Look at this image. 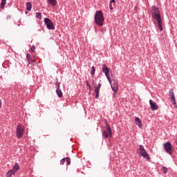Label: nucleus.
I'll use <instances>...</instances> for the list:
<instances>
[{
    "mask_svg": "<svg viewBox=\"0 0 177 177\" xmlns=\"http://www.w3.org/2000/svg\"><path fill=\"white\" fill-rule=\"evenodd\" d=\"M138 151L139 157H144L145 160L150 161V156H149V153H147V151H146V149H145V147H143V145H140L139 146Z\"/></svg>",
    "mask_w": 177,
    "mask_h": 177,
    "instance_id": "3",
    "label": "nucleus"
},
{
    "mask_svg": "<svg viewBox=\"0 0 177 177\" xmlns=\"http://www.w3.org/2000/svg\"><path fill=\"white\" fill-rule=\"evenodd\" d=\"M164 149L166 151V153L169 154V156H172V145L169 142L164 144Z\"/></svg>",
    "mask_w": 177,
    "mask_h": 177,
    "instance_id": "7",
    "label": "nucleus"
},
{
    "mask_svg": "<svg viewBox=\"0 0 177 177\" xmlns=\"http://www.w3.org/2000/svg\"><path fill=\"white\" fill-rule=\"evenodd\" d=\"M169 93L170 95V99L171 100L172 104H174L175 107H177L176 100L175 99V94L174 93V89H170Z\"/></svg>",
    "mask_w": 177,
    "mask_h": 177,
    "instance_id": "9",
    "label": "nucleus"
},
{
    "mask_svg": "<svg viewBox=\"0 0 177 177\" xmlns=\"http://www.w3.org/2000/svg\"><path fill=\"white\" fill-rule=\"evenodd\" d=\"M94 19L95 24H97L99 27H102L103 26V23H104V16L102 11H97Z\"/></svg>",
    "mask_w": 177,
    "mask_h": 177,
    "instance_id": "2",
    "label": "nucleus"
},
{
    "mask_svg": "<svg viewBox=\"0 0 177 177\" xmlns=\"http://www.w3.org/2000/svg\"><path fill=\"white\" fill-rule=\"evenodd\" d=\"M109 9H110L111 10H113V4L111 3H110V4H109Z\"/></svg>",
    "mask_w": 177,
    "mask_h": 177,
    "instance_id": "28",
    "label": "nucleus"
},
{
    "mask_svg": "<svg viewBox=\"0 0 177 177\" xmlns=\"http://www.w3.org/2000/svg\"><path fill=\"white\" fill-rule=\"evenodd\" d=\"M44 23L48 30H55L53 22L49 18L44 19Z\"/></svg>",
    "mask_w": 177,
    "mask_h": 177,
    "instance_id": "8",
    "label": "nucleus"
},
{
    "mask_svg": "<svg viewBox=\"0 0 177 177\" xmlns=\"http://www.w3.org/2000/svg\"><path fill=\"white\" fill-rule=\"evenodd\" d=\"M30 50H31V52H35V46H32L30 48Z\"/></svg>",
    "mask_w": 177,
    "mask_h": 177,
    "instance_id": "27",
    "label": "nucleus"
},
{
    "mask_svg": "<svg viewBox=\"0 0 177 177\" xmlns=\"http://www.w3.org/2000/svg\"><path fill=\"white\" fill-rule=\"evenodd\" d=\"M136 121V125H138V128H142V121L140 120V119L138 117L136 118L135 119Z\"/></svg>",
    "mask_w": 177,
    "mask_h": 177,
    "instance_id": "14",
    "label": "nucleus"
},
{
    "mask_svg": "<svg viewBox=\"0 0 177 177\" xmlns=\"http://www.w3.org/2000/svg\"><path fill=\"white\" fill-rule=\"evenodd\" d=\"M5 5H6V0H1V9H3L5 8Z\"/></svg>",
    "mask_w": 177,
    "mask_h": 177,
    "instance_id": "20",
    "label": "nucleus"
},
{
    "mask_svg": "<svg viewBox=\"0 0 177 177\" xmlns=\"http://www.w3.org/2000/svg\"><path fill=\"white\" fill-rule=\"evenodd\" d=\"M149 104L151 110H152V111H156V110H158V105L157 104L156 102H154L153 100H150Z\"/></svg>",
    "mask_w": 177,
    "mask_h": 177,
    "instance_id": "10",
    "label": "nucleus"
},
{
    "mask_svg": "<svg viewBox=\"0 0 177 177\" xmlns=\"http://www.w3.org/2000/svg\"><path fill=\"white\" fill-rule=\"evenodd\" d=\"M31 8H32V5L31 4V2H27L26 3V9L30 11L31 10Z\"/></svg>",
    "mask_w": 177,
    "mask_h": 177,
    "instance_id": "19",
    "label": "nucleus"
},
{
    "mask_svg": "<svg viewBox=\"0 0 177 177\" xmlns=\"http://www.w3.org/2000/svg\"><path fill=\"white\" fill-rule=\"evenodd\" d=\"M116 93H117V92H114V93H113V97H115Z\"/></svg>",
    "mask_w": 177,
    "mask_h": 177,
    "instance_id": "31",
    "label": "nucleus"
},
{
    "mask_svg": "<svg viewBox=\"0 0 177 177\" xmlns=\"http://www.w3.org/2000/svg\"><path fill=\"white\" fill-rule=\"evenodd\" d=\"M47 2L49 5H51V6H56L57 4V0H47Z\"/></svg>",
    "mask_w": 177,
    "mask_h": 177,
    "instance_id": "15",
    "label": "nucleus"
},
{
    "mask_svg": "<svg viewBox=\"0 0 177 177\" xmlns=\"http://www.w3.org/2000/svg\"><path fill=\"white\" fill-rule=\"evenodd\" d=\"M86 86H88V89H91V84H89V82L86 81Z\"/></svg>",
    "mask_w": 177,
    "mask_h": 177,
    "instance_id": "26",
    "label": "nucleus"
},
{
    "mask_svg": "<svg viewBox=\"0 0 177 177\" xmlns=\"http://www.w3.org/2000/svg\"><path fill=\"white\" fill-rule=\"evenodd\" d=\"M102 87V84L99 83L98 85L95 88V98L99 99V93L100 91V88Z\"/></svg>",
    "mask_w": 177,
    "mask_h": 177,
    "instance_id": "11",
    "label": "nucleus"
},
{
    "mask_svg": "<svg viewBox=\"0 0 177 177\" xmlns=\"http://www.w3.org/2000/svg\"><path fill=\"white\" fill-rule=\"evenodd\" d=\"M96 71V68H95V66H92L91 68V75H95V72Z\"/></svg>",
    "mask_w": 177,
    "mask_h": 177,
    "instance_id": "23",
    "label": "nucleus"
},
{
    "mask_svg": "<svg viewBox=\"0 0 177 177\" xmlns=\"http://www.w3.org/2000/svg\"><path fill=\"white\" fill-rule=\"evenodd\" d=\"M56 93L58 96V97H62L63 96V93L62 92V90L60 89V84H57V89H56Z\"/></svg>",
    "mask_w": 177,
    "mask_h": 177,
    "instance_id": "12",
    "label": "nucleus"
},
{
    "mask_svg": "<svg viewBox=\"0 0 177 177\" xmlns=\"http://www.w3.org/2000/svg\"><path fill=\"white\" fill-rule=\"evenodd\" d=\"M162 171L163 174L165 175L168 172V168H167L166 167L162 166Z\"/></svg>",
    "mask_w": 177,
    "mask_h": 177,
    "instance_id": "21",
    "label": "nucleus"
},
{
    "mask_svg": "<svg viewBox=\"0 0 177 177\" xmlns=\"http://www.w3.org/2000/svg\"><path fill=\"white\" fill-rule=\"evenodd\" d=\"M65 161H66V158H62V159L60 160V164H61V165H64Z\"/></svg>",
    "mask_w": 177,
    "mask_h": 177,
    "instance_id": "25",
    "label": "nucleus"
},
{
    "mask_svg": "<svg viewBox=\"0 0 177 177\" xmlns=\"http://www.w3.org/2000/svg\"><path fill=\"white\" fill-rule=\"evenodd\" d=\"M2 107V101L0 100V109Z\"/></svg>",
    "mask_w": 177,
    "mask_h": 177,
    "instance_id": "30",
    "label": "nucleus"
},
{
    "mask_svg": "<svg viewBox=\"0 0 177 177\" xmlns=\"http://www.w3.org/2000/svg\"><path fill=\"white\" fill-rule=\"evenodd\" d=\"M26 59L29 62V64H32V60L31 59V55L30 54L26 55Z\"/></svg>",
    "mask_w": 177,
    "mask_h": 177,
    "instance_id": "18",
    "label": "nucleus"
},
{
    "mask_svg": "<svg viewBox=\"0 0 177 177\" xmlns=\"http://www.w3.org/2000/svg\"><path fill=\"white\" fill-rule=\"evenodd\" d=\"M110 3H115V0H111Z\"/></svg>",
    "mask_w": 177,
    "mask_h": 177,
    "instance_id": "29",
    "label": "nucleus"
},
{
    "mask_svg": "<svg viewBox=\"0 0 177 177\" xmlns=\"http://www.w3.org/2000/svg\"><path fill=\"white\" fill-rule=\"evenodd\" d=\"M106 125L107 131L104 130V131L102 132V135L105 138V139H107L109 136L111 138L112 131H111V127H110V126L109 125V123H107V121H106Z\"/></svg>",
    "mask_w": 177,
    "mask_h": 177,
    "instance_id": "5",
    "label": "nucleus"
},
{
    "mask_svg": "<svg viewBox=\"0 0 177 177\" xmlns=\"http://www.w3.org/2000/svg\"><path fill=\"white\" fill-rule=\"evenodd\" d=\"M15 174H16L14 171L9 170L7 173H6V177H12V175H15Z\"/></svg>",
    "mask_w": 177,
    "mask_h": 177,
    "instance_id": "16",
    "label": "nucleus"
},
{
    "mask_svg": "<svg viewBox=\"0 0 177 177\" xmlns=\"http://www.w3.org/2000/svg\"><path fill=\"white\" fill-rule=\"evenodd\" d=\"M36 17L41 20L42 19V13L41 12H36Z\"/></svg>",
    "mask_w": 177,
    "mask_h": 177,
    "instance_id": "22",
    "label": "nucleus"
},
{
    "mask_svg": "<svg viewBox=\"0 0 177 177\" xmlns=\"http://www.w3.org/2000/svg\"><path fill=\"white\" fill-rule=\"evenodd\" d=\"M19 163L16 162L15 165L13 166L12 170L16 173V171L19 169Z\"/></svg>",
    "mask_w": 177,
    "mask_h": 177,
    "instance_id": "17",
    "label": "nucleus"
},
{
    "mask_svg": "<svg viewBox=\"0 0 177 177\" xmlns=\"http://www.w3.org/2000/svg\"><path fill=\"white\" fill-rule=\"evenodd\" d=\"M65 161H66V162L68 165H70V164H71V161L70 160V158H65Z\"/></svg>",
    "mask_w": 177,
    "mask_h": 177,
    "instance_id": "24",
    "label": "nucleus"
},
{
    "mask_svg": "<svg viewBox=\"0 0 177 177\" xmlns=\"http://www.w3.org/2000/svg\"><path fill=\"white\" fill-rule=\"evenodd\" d=\"M151 13L152 19H153V20H156L160 31H162V20H161V14L160 13V10L158 8L156 7V6H153L151 7Z\"/></svg>",
    "mask_w": 177,
    "mask_h": 177,
    "instance_id": "1",
    "label": "nucleus"
},
{
    "mask_svg": "<svg viewBox=\"0 0 177 177\" xmlns=\"http://www.w3.org/2000/svg\"><path fill=\"white\" fill-rule=\"evenodd\" d=\"M102 72L104 73L105 76L106 77L109 82L111 84V80H110V69H109V67L106 64L102 65Z\"/></svg>",
    "mask_w": 177,
    "mask_h": 177,
    "instance_id": "6",
    "label": "nucleus"
},
{
    "mask_svg": "<svg viewBox=\"0 0 177 177\" xmlns=\"http://www.w3.org/2000/svg\"><path fill=\"white\" fill-rule=\"evenodd\" d=\"M111 87L114 92H118V83H117V82H114V83L111 85Z\"/></svg>",
    "mask_w": 177,
    "mask_h": 177,
    "instance_id": "13",
    "label": "nucleus"
},
{
    "mask_svg": "<svg viewBox=\"0 0 177 177\" xmlns=\"http://www.w3.org/2000/svg\"><path fill=\"white\" fill-rule=\"evenodd\" d=\"M24 127L21 124H19L16 129V135L18 139H21L23 138V135H24Z\"/></svg>",
    "mask_w": 177,
    "mask_h": 177,
    "instance_id": "4",
    "label": "nucleus"
}]
</instances>
